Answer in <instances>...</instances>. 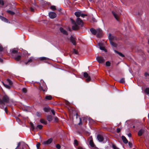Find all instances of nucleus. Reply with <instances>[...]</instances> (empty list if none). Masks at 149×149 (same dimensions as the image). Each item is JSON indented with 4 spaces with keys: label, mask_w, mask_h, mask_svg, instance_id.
Masks as SVG:
<instances>
[{
    "label": "nucleus",
    "mask_w": 149,
    "mask_h": 149,
    "mask_svg": "<svg viewBox=\"0 0 149 149\" xmlns=\"http://www.w3.org/2000/svg\"><path fill=\"white\" fill-rule=\"evenodd\" d=\"M9 98L7 95L3 96L2 99H0V104L5 105V103H8L9 101Z\"/></svg>",
    "instance_id": "1"
},
{
    "label": "nucleus",
    "mask_w": 149,
    "mask_h": 149,
    "mask_svg": "<svg viewBox=\"0 0 149 149\" xmlns=\"http://www.w3.org/2000/svg\"><path fill=\"white\" fill-rule=\"evenodd\" d=\"M108 38L111 44L113 47H117V44L112 41V40H113L115 39L116 38V37L113 36H112L111 34L109 33L108 36Z\"/></svg>",
    "instance_id": "2"
},
{
    "label": "nucleus",
    "mask_w": 149,
    "mask_h": 149,
    "mask_svg": "<svg viewBox=\"0 0 149 149\" xmlns=\"http://www.w3.org/2000/svg\"><path fill=\"white\" fill-rule=\"evenodd\" d=\"M30 124L31 126V128L32 131H35V130H38V129L40 130H41L42 129L43 126L42 125H38L36 127L34 126V125L31 122H30Z\"/></svg>",
    "instance_id": "3"
},
{
    "label": "nucleus",
    "mask_w": 149,
    "mask_h": 149,
    "mask_svg": "<svg viewBox=\"0 0 149 149\" xmlns=\"http://www.w3.org/2000/svg\"><path fill=\"white\" fill-rule=\"evenodd\" d=\"M84 77L86 78V82H88L90 81L91 80V77L89 76L88 74L86 72H84L83 74Z\"/></svg>",
    "instance_id": "4"
},
{
    "label": "nucleus",
    "mask_w": 149,
    "mask_h": 149,
    "mask_svg": "<svg viewBox=\"0 0 149 149\" xmlns=\"http://www.w3.org/2000/svg\"><path fill=\"white\" fill-rule=\"evenodd\" d=\"M53 139L51 138L45 141H44L42 143V144L43 145H48L51 144L53 141Z\"/></svg>",
    "instance_id": "5"
},
{
    "label": "nucleus",
    "mask_w": 149,
    "mask_h": 149,
    "mask_svg": "<svg viewBox=\"0 0 149 149\" xmlns=\"http://www.w3.org/2000/svg\"><path fill=\"white\" fill-rule=\"evenodd\" d=\"M96 60L100 63H102L104 62V60L102 56H98L96 57Z\"/></svg>",
    "instance_id": "6"
},
{
    "label": "nucleus",
    "mask_w": 149,
    "mask_h": 149,
    "mask_svg": "<svg viewBox=\"0 0 149 149\" xmlns=\"http://www.w3.org/2000/svg\"><path fill=\"white\" fill-rule=\"evenodd\" d=\"M97 37L98 38H100L102 36V31L100 29H97Z\"/></svg>",
    "instance_id": "7"
},
{
    "label": "nucleus",
    "mask_w": 149,
    "mask_h": 149,
    "mask_svg": "<svg viewBox=\"0 0 149 149\" xmlns=\"http://www.w3.org/2000/svg\"><path fill=\"white\" fill-rule=\"evenodd\" d=\"M49 16L51 18L54 19L56 17V14L54 12H50L49 13Z\"/></svg>",
    "instance_id": "8"
},
{
    "label": "nucleus",
    "mask_w": 149,
    "mask_h": 149,
    "mask_svg": "<svg viewBox=\"0 0 149 149\" xmlns=\"http://www.w3.org/2000/svg\"><path fill=\"white\" fill-rule=\"evenodd\" d=\"M70 41L74 45H76L77 43L76 41V38L72 36L70 38Z\"/></svg>",
    "instance_id": "9"
},
{
    "label": "nucleus",
    "mask_w": 149,
    "mask_h": 149,
    "mask_svg": "<svg viewBox=\"0 0 149 149\" xmlns=\"http://www.w3.org/2000/svg\"><path fill=\"white\" fill-rule=\"evenodd\" d=\"M76 23L78 25H80L81 27L83 26V24L82 20L80 19L79 18L77 17L76 20Z\"/></svg>",
    "instance_id": "10"
},
{
    "label": "nucleus",
    "mask_w": 149,
    "mask_h": 149,
    "mask_svg": "<svg viewBox=\"0 0 149 149\" xmlns=\"http://www.w3.org/2000/svg\"><path fill=\"white\" fill-rule=\"evenodd\" d=\"M39 89L40 91H42L45 92L47 91V88L46 86H44L43 87L40 86L39 87Z\"/></svg>",
    "instance_id": "11"
},
{
    "label": "nucleus",
    "mask_w": 149,
    "mask_h": 149,
    "mask_svg": "<svg viewBox=\"0 0 149 149\" xmlns=\"http://www.w3.org/2000/svg\"><path fill=\"white\" fill-rule=\"evenodd\" d=\"M97 140L100 142L103 141L104 139L103 136L100 134L97 135Z\"/></svg>",
    "instance_id": "12"
},
{
    "label": "nucleus",
    "mask_w": 149,
    "mask_h": 149,
    "mask_svg": "<svg viewBox=\"0 0 149 149\" xmlns=\"http://www.w3.org/2000/svg\"><path fill=\"white\" fill-rule=\"evenodd\" d=\"M59 30L60 31L64 34L66 35H68V34L67 32L62 27H60L59 29Z\"/></svg>",
    "instance_id": "13"
},
{
    "label": "nucleus",
    "mask_w": 149,
    "mask_h": 149,
    "mask_svg": "<svg viewBox=\"0 0 149 149\" xmlns=\"http://www.w3.org/2000/svg\"><path fill=\"white\" fill-rule=\"evenodd\" d=\"M72 28L73 30H77L79 29V27L76 24L72 26Z\"/></svg>",
    "instance_id": "14"
},
{
    "label": "nucleus",
    "mask_w": 149,
    "mask_h": 149,
    "mask_svg": "<svg viewBox=\"0 0 149 149\" xmlns=\"http://www.w3.org/2000/svg\"><path fill=\"white\" fill-rule=\"evenodd\" d=\"M99 46L100 47V49L101 50L103 51H105V52H106L107 50L105 48V47H104L102 46L103 44L101 43H99L98 44Z\"/></svg>",
    "instance_id": "15"
},
{
    "label": "nucleus",
    "mask_w": 149,
    "mask_h": 149,
    "mask_svg": "<svg viewBox=\"0 0 149 149\" xmlns=\"http://www.w3.org/2000/svg\"><path fill=\"white\" fill-rule=\"evenodd\" d=\"M90 31L91 33L94 35H95L97 34V30H95L93 28H91L90 29Z\"/></svg>",
    "instance_id": "16"
},
{
    "label": "nucleus",
    "mask_w": 149,
    "mask_h": 149,
    "mask_svg": "<svg viewBox=\"0 0 149 149\" xmlns=\"http://www.w3.org/2000/svg\"><path fill=\"white\" fill-rule=\"evenodd\" d=\"M33 58L32 57H31L30 58L27 62H25V64L26 65H27L28 63H31L33 61Z\"/></svg>",
    "instance_id": "17"
},
{
    "label": "nucleus",
    "mask_w": 149,
    "mask_h": 149,
    "mask_svg": "<svg viewBox=\"0 0 149 149\" xmlns=\"http://www.w3.org/2000/svg\"><path fill=\"white\" fill-rule=\"evenodd\" d=\"M122 139L123 142L125 144H126L128 142V141L126 138L124 136H122Z\"/></svg>",
    "instance_id": "18"
},
{
    "label": "nucleus",
    "mask_w": 149,
    "mask_h": 149,
    "mask_svg": "<svg viewBox=\"0 0 149 149\" xmlns=\"http://www.w3.org/2000/svg\"><path fill=\"white\" fill-rule=\"evenodd\" d=\"M144 130H140L138 132V135L139 136H141L144 132Z\"/></svg>",
    "instance_id": "19"
},
{
    "label": "nucleus",
    "mask_w": 149,
    "mask_h": 149,
    "mask_svg": "<svg viewBox=\"0 0 149 149\" xmlns=\"http://www.w3.org/2000/svg\"><path fill=\"white\" fill-rule=\"evenodd\" d=\"M112 14H113V15L114 16V17L116 19V20H117V21H118L119 20V18H118V16L117 15V14L114 11H112Z\"/></svg>",
    "instance_id": "20"
},
{
    "label": "nucleus",
    "mask_w": 149,
    "mask_h": 149,
    "mask_svg": "<svg viewBox=\"0 0 149 149\" xmlns=\"http://www.w3.org/2000/svg\"><path fill=\"white\" fill-rule=\"evenodd\" d=\"M47 119L50 122L52 119V117L50 115H48L47 117Z\"/></svg>",
    "instance_id": "21"
},
{
    "label": "nucleus",
    "mask_w": 149,
    "mask_h": 149,
    "mask_svg": "<svg viewBox=\"0 0 149 149\" xmlns=\"http://www.w3.org/2000/svg\"><path fill=\"white\" fill-rule=\"evenodd\" d=\"M0 19L3 21L6 22H8V20L6 18L1 16H0Z\"/></svg>",
    "instance_id": "22"
},
{
    "label": "nucleus",
    "mask_w": 149,
    "mask_h": 149,
    "mask_svg": "<svg viewBox=\"0 0 149 149\" xmlns=\"http://www.w3.org/2000/svg\"><path fill=\"white\" fill-rule=\"evenodd\" d=\"M21 57V56L19 55L16 56V57H15L14 59L17 61H19L20 60Z\"/></svg>",
    "instance_id": "23"
},
{
    "label": "nucleus",
    "mask_w": 149,
    "mask_h": 149,
    "mask_svg": "<svg viewBox=\"0 0 149 149\" xmlns=\"http://www.w3.org/2000/svg\"><path fill=\"white\" fill-rule=\"evenodd\" d=\"M81 12L80 11L76 12L74 13L75 15L77 17H79L81 15Z\"/></svg>",
    "instance_id": "24"
},
{
    "label": "nucleus",
    "mask_w": 149,
    "mask_h": 149,
    "mask_svg": "<svg viewBox=\"0 0 149 149\" xmlns=\"http://www.w3.org/2000/svg\"><path fill=\"white\" fill-rule=\"evenodd\" d=\"M45 99L46 100H51L52 99V97L51 95H46L45 97Z\"/></svg>",
    "instance_id": "25"
},
{
    "label": "nucleus",
    "mask_w": 149,
    "mask_h": 149,
    "mask_svg": "<svg viewBox=\"0 0 149 149\" xmlns=\"http://www.w3.org/2000/svg\"><path fill=\"white\" fill-rule=\"evenodd\" d=\"M114 52L116 53L117 54H118V55H119L120 56L122 57H124L125 56L122 53L119 52L118 51L115 50H114Z\"/></svg>",
    "instance_id": "26"
},
{
    "label": "nucleus",
    "mask_w": 149,
    "mask_h": 149,
    "mask_svg": "<svg viewBox=\"0 0 149 149\" xmlns=\"http://www.w3.org/2000/svg\"><path fill=\"white\" fill-rule=\"evenodd\" d=\"M89 144L91 147H93L95 145L92 139L90 140Z\"/></svg>",
    "instance_id": "27"
},
{
    "label": "nucleus",
    "mask_w": 149,
    "mask_h": 149,
    "mask_svg": "<svg viewBox=\"0 0 149 149\" xmlns=\"http://www.w3.org/2000/svg\"><path fill=\"white\" fill-rule=\"evenodd\" d=\"M40 121L41 123L44 124L45 125L47 124V121L43 119H41L40 120Z\"/></svg>",
    "instance_id": "28"
},
{
    "label": "nucleus",
    "mask_w": 149,
    "mask_h": 149,
    "mask_svg": "<svg viewBox=\"0 0 149 149\" xmlns=\"http://www.w3.org/2000/svg\"><path fill=\"white\" fill-rule=\"evenodd\" d=\"M50 109V108L48 107H45L43 109L44 111L46 112H48L49 111Z\"/></svg>",
    "instance_id": "29"
},
{
    "label": "nucleus",
    "mask_w": 149,
    "mask_h": 149,
    "mask_svg": "<svg viewBox=\"0 0 149 149\" xmlns=\"http://www.w3.org/2000/svg\"><path fill=\"white\" fill-rule=\"evenodd\" d=\"M9 14L12 15H13L15 14V13L12 11H11L10 10H7L6 11Z\"/></svg>",
    "instance_id": "30"
},
{
    "label": "nucleus",
    "mask_w": 149,
    "mask_h": 149,
    "mask_svg": "<svg viewBox=\"0 0 149 149\" xmlns=\"http://www.w3.org/2000/svg\"><path fill=\"white\" fill-rule=\"evenodd\" d=\"M3 83L4 86L6 88L8 89H10L11 88V86H9V85H8L7 84H5L3 82Z\"/></svg>",
    "instance_id": "31"
},
{
    "label": "nucleus",
    "mask_w": 149,
    "mask_h": 149,
    "mask_svg": "<svg viewBox=\"0 0 149 149\" xmlns=\"http://www.w3.org/2000/svg\"><path fill=\"white\" fill-rule=\"evenodd\" d=\"M7 81L8 83H9V84L10 86L13 85V83L12 81L10 79H7Z\"/></svg>",
    "instance_id": "32"
},
{
    "label": "nucleus",
    "mask_w": 149,
    "mask_h": 149,
    "mask_svg": "<svg viewBox=\"0 0 149 149\" xmlns=\"http://www.w3.org/2000/svg\"><path fill=\"white\" fill-rule=\"evenodd\" d=\"M145 92L147 94H149V88H146L144 90Z\"/></svg>",
    "instance_id": "33"
},
{
    "label": "nucleus",
    "mask_w": 149,
    "mask_h": 149,
    "mask_svg": "<svg viewBox=\"0 0 149 149\" xmlns=\"http://www.w3.org/2000/svg\"><path fill=\"white\" fill-rule=\"evenodd\" d=\"M119 82L120 83L124 84L125 83V79L124 78H122L119 81Z\"/></svg>",
    "instance_id": "34"
},
{
    "label": "nucleus",
    "mask_w": 149,
    "mask_h": 149,
    "mask_svg": "<svg viewBox=\"0 0 149 149\" xmlns=\"http://www.w3.org/2000/svg\"><path fill=\"white\" fill-rule=\"evenodd\" d=\"M106 66L109 67L111 65V63L109 61H107L106 62Z\"/></svg>",
    "instance_id": "35"
},
{
    "label": "nucleus",
    "mask_w": 149,
    "mask_h": 149,
    "mask_svg": "<svg viewBox=\"0 0 149 149\" xmlns=\"http://www.w3.org/2000/svg\"><path fill=\"white\" fill-rule=\"evenodd\" d=\"M47 59V58L45 57H41L40 58V60L41 61H46V60Z\"/></svg>",
    "instance_id": "36"
},
{
    "label": "nucleus",
    "mask_w": 149,
    "mask_h": 149,
    "mask_svg": "<svg viewBox=\"0 0 149 149\" xmlns=\"http://www.w3.org/2000/svg\"><path fill=\"white\" fill-rule=\"evenodd\" d=\"M50 8L53 10H56V6H51Z\"/></svg>",
    "instance_id": "37"
},
{
    "label": "nucleus",
    "mask_w": 149,
    "mask_h": 149,
    "mask_svg": "<svg viewBox=\"0 0 149 149\" xmlns=\"http://www.w3.org/2000/svg\"><path fill=\"white\" fill-rule=\"evenodd\" d=\"M73 52L74 53L76 54H78V52L77 50H76L74 49H73Z\"/></svg>",
    "instance_id": "38"
},
{
    "label": "nucleus",
    "mask_w": 149,
    "mask_h": 149,
    "mask_svg": "<svg viewBox=\"0 0 149 149\" xmlns=\"http://www.w3.org/2000/svg\"><path fill=\"white\" fill-rule=\"evenodd\" d=\"M4 4V1L3 0H0V6L1 5L2 6H3ZM0 6V7H1Z\"/></svg>",
    "instance_id": "39"
},
{
    "label": "nucleus",
    "mask_w": 149,
    "mask_h": 149,
    "mask_svg": "<svg viewBox=\"0 0 149 149\" xmlns=\"http://www.w3.org/2000/svg\"><path fill=\"white\" fill-rule=\"evenodd\" d=\"M18 53V51L17 50L13 49L12 51V53L13 54H16Z\"/></svg>",
    "instance_id": "40"
},
{
    "label": "nucleus",
    "mask_w": 149,
    "mask_h": 149,
    "mask_svg": "<svg viewBox=\"0 0 149 149\" xmlns=\"http://www.w3.org/2000/svg\"><path fill=\"white\" fill-rule=\"evenodd\" d=\"M70 20L72 24H73L74 25L77 24L76 22H75V21L73 19H72L70 18Z\"/></svg>",
    "instance_id": "41"
},
{
    "label": "nucleus",
    "mask_w": 149,
    "mask_h": 149,
    "mask_svg": "<svg viewBox=\"0 0 149 149\" xmlns=\"http://www.w3.org/2000/svg\"><path fill=\"white\" fill-rule=\"evenodd\" d=\"M74 145H76V146H78V141L77 140L75 139L74 141Z\"/></svg>",
    "instance_id": "42"
},
{
    "label": "nucleus",
    "mask_w": 149,
    "mask_h": 149,
    "mask_svg": "<svg viewBox=\"0 0 149 149\" xmlns=\"http://www.w3.org/2000/svg\"><path fill=\"white\" fill-rule=\"evenodd\" d=\"M112 146L113 149H119L117 147L116 145L114 144H112Z\"/></svg>",
    "instance_id": "43"
},
{
    "label": "nucleus",
    "mask_w": 149,
    "mask_h": 149,
    "mask_svg": "<svg viewBox=\"0 0 149 149\" xmlns=\"http://www.w3.org/2000/svg\"><path fill=\"white\" fill-rule=\"evenodd\" d=\"M22 92L25 93H26L27 92V90L26 88H23L22 89Z\"/></svg>",
    "instance_id": "44"
},
{
    "label": "nucleus",
    "mask_w": 149,
    "mask_h": 149,
    "mask_svg": "<svg viewBox=\"0 0 149 149\" xmlns=\"http://www.w3.org/2000/svg\"><path fill=\"white\" fill-rule=\"evenodd\" d=\"M36 115L38 117H40L41 116V114L40 112H37L36 113Z\"/></svg>",
    "instance_id": "45"
},
{
    "label": "nucleus",
    "mask_w": 149,
    "mask_h": 149,
    "mask_svg": "<svg viewBox=\"0 0 149 149\" xmlns=\"http://www.w3.org/2000/svg\"><path fill=\"white\" fill-rule=\"evenodd\" d=\"M79 119V122L78 123V125H81L82 124V120H81V118H80Z\"/></svg>",
    "instance_id": "46"
},
{
    "label": "nucleus",
    "mask_w": 149,
    "mask_h": 149,
    "mask_svg": "<svg viewBox=\"0 0 149 149\" xmlns=\"http://www.w3.org/2000/svg\"><path fill=\"white\" fill-rule=\"evenodd\" d=\"M56 147L58 149H60L61 148V146L58 144H56Z\"/></svg>",
    "instance_id": "47"
},
{
    "label": "nucleus",
    "mask_w": 149,
    "mask_h": 149,
    "mask_svg": "<svg viewBox=\"0 0 149 149\" xmlns=\"http://www.w3.org/2000/svg\"><path fill=\"white\" fill-rule=\"evenodd\" d=\"M40 143H38L36 144V147L38 149L40 147Z\"/></svg>",
    "instance_id": "48"
},
{
    "label": "nucleus",
    "mask_w": 149,
    "mask_h": 149,
    "mask_svg": "<svg viewBox=\"0 0 149 149\" xmlns=\"http://www.w3.org/2000/svg\"><path fill=\"white\" fill-rule=\"evenodd\" d=\"M54 118V121L55 122H57L58 121V119L57 117H55Z\"/></svg>",
    "instance_id": "49"
},
{
    "label": "nucleus",
    "mask_w": 149,
    "mask_h": 149,
    "mask_svg": "<svg viewBox=\"0 0 149 149\" xmlns=\"http://www.w3.org/2000/svg\"><path fill=\"white\" fill-rule=\"evenodd\" d=\"M81 17H84L85 16H87V14H81Z\"/></svg>",
    "instance_id": "50"
},
{
    "label": "nucleus",
    "mask_w": 149,
    "mask_h": 149,
    "mask_svg": "<svg viewBox=\"0 0 149 149\" xmlns=\"http://www.w3.org/2000/svg\"><path fill=\"white\" fill-rule=\"evenodd\" d=\"M121 131V129L119 128H117V132L118 133H119Z\"/></svg>",
    "instance_id": "51"
},
{
    "label": "nucleus",
    "mask_w": 149,
    "mask_h": 149,
    "mask_svg": "<svg viewBox=\"0 0 149 149\" xmlns=\"http://www.w3.org/2000/svg\"><path fill=\"white\" fill-rule=\"evenodd\" d=\"M128 145L130 148H131L132 147V144L130 142H128Z\"/></svg>",
    "instance_id": "52"
},
{
    "label": "nucleus",
    "mask_w": 149,
    "mask_h": 149,
    "mask_svg": "<svg viewBox=\"0 0 149 149\" xmlns=\"http://www.w3.org/2000/svg\"><path fill=\"white\" fill-rule=\"evenodd\" d=\"M30 10L31 11V12H34V9L32 8V7H31L30 8Z\"/></svg>",
    "instance_id": "53"
},
{
    "label": "nucleus",
    "mask_w": 149,
    "mask_h": 149,
    "mask_svg": "<svg viewBox=\"0 0 149 149\" xmlns=\"http://www.w3.org/2000/svg\"><path fill=\"white\" fill-rule=\"evenodd\" d=\"M144 75L145 77H147L148 76H149V74L147 72H146L144 74Z\"/></svg>",
    "instance_id": "54"
},
{
    "label": "nucleus",
    "mask_w": 149,
    "mask_h": 149,
    "mask_svg": "<svg viewBox=\"0 0 149 149\" xmlns=\"http://www.w3.org/2000/svg\"><path fill=\"white\" fill-rule=\"evenodd\" d=\"M51 112L52 113V114L54 115L55 114V111L54 110L52 109L51 110Z\"/></svg>",
    "instance_id": "55"
},
{
    "label": "nucleus",
    "mask_w": 149,
    "mask_h": 149,
    "mask_svg": "<svg viewBox=\"0 0 149 149\" xmlns=\"http://www.w3.org/2000/svg\"><path fill=\"white\" fill-rule=\"evenodd\" d=\"M4 110L7 113L8 112V110L7 107H6L4 109Z\"/></svg>",
    "instance_id": "56"
},
{
    "label": "nucleus",
    "mask_w": 149,
    "mask_h": 149,
    "mask_svg": "<svg viewBox=\"0 0 149 149\" xmlns=\"http://www.w3.org/2000/svg\"><path fill=\"white\" fill-rule=\"evenodd\" d=\"M16 120L18 122L20 121V119L19 118H18V117L16 118Z\"/></svg>",
    "instance_id": "57"
},
{
    "label": "nucleus",
    "mask_w": 149,
    "mask_h": 149,
    "mask_svg": "<svg viewBox=\"0 0 149 149\" xmlns=\"http://www.w3.org/2000/svg\"><path fill=\"white\" fill-rule=\"evenodd\" d=\"M20 144H21L20 142H19V143H18L17 144V146L16 148H19V146H20Z\"/></svg>",
    "instance_id": "58"
},
{
    "label": "nucleus",
    "mask_w": 149,
    "mask_h": 149,
    "mask_svg": "<svg viewBox=\"0 0 149 149\" xmlns=\"http://www.w3.org/2000/svg\"><path fill=\"white\" fill-rule=\"evenodd\" d=\"M3 47L1 46H0V52L2 51H3Z\"/></svg>",
    "instance_id": "59"
},
{
    "label": "nucleus",
    "mask_w": 149,
    "mask_h": 149,
    "mask_svg": "<svg viewBox=\"0 0 149 149\" xmlns=\"http://www.w3.org/2000/svg\"><path fill=\"white\" fill-rule=\"evenodd\" d=\"M128 136L129 137H131L132 136V134L131 133H129L128 134Z\"/></svg>",
    "instance_id": "60"
},
{
    "label": "nucleus",
    "mask_w": 149,
    "mask_h": 149,
    "mask_svg": "<svg viewBox=\"0 0 149 149\" xmlns=\"http://www.w3.org/2000/svg\"><path fill=\"white\" fill-rule=\"evenodd\" d=\"M78 149H83V148L81 146H79L78 147Z\"/></svg>",
    "instance_id": "61"
},
{
    "label": "nucleus",
    "mask_w": 149,
    "mask_h": 149,
    "mask_svg": "<svg viewBox=\"0 0 149 149\" xmlns=\"http://www.w3.org/2000/svg\"><path fill=\"white\" fill-rule=\"evenodd\" d=\"M3 60L1 58H0V62L2 63L3 62Z\"/></svg>",
    "instance_id": "62"
},
{
    "label": "nucleus",
    "mask_w": 149,
    "mask_h": 149,
    "mask_svg": "<svg viewBox=\"0 0 149 149\" xmlns=\"http://www.w3.org/2000/svg\"><path fill=\"white\" fill-rule=\"evenodd\" d=\"M93 20L94 21V22H95V19H94V18H93Z\"/></svg>",
    "instance_id": "63"
},
{
    "label": "nucleus",
    "mask_w": 149,
    "mask_h": 149,
    "mask_svg": "<svg viewBox=\"0 0 149 149\" xmlns=\"http://www.w3.org/2000/svg\"><path fill=\"white\" fill-rule=\"evenodd\" d=\"M148 119H149V113H148Z\"/></svg>",
    "instance_id": "64"
}]
</instances>
